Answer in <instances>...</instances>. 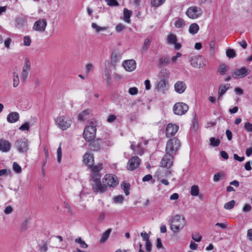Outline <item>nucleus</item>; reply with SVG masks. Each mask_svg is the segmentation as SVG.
<instances>
[{"instance_id": "nucleus-18", "label": "nucleus", "mask_w": 252, "mask_h": 252, "mask_svg": "<svg viewBox=\"0 0 252 252\" xmlns=\"http://www.w3.org/2000/svg\"><path fill=\"white\" fill-rule=\"evenodd\" d=\"M11 148V144L10 143L5 139H0V151L6 153L10 151Z\"/></svg>"}, {"instance_id": "nucleus-40", "label": "nucleus", "mask_w": 252, "mask_h": 252, "mask_svg": "<svg viewBox=\"0 0 252 252\" xmlns=\"http://www.w3.org/2000/svg\"><path fill=\"white\" fill-rule=\"evenodd\" d=\"M105 76L106 77V82L108 86L110 85L111 77L110 71L107 68H106L104 70Z\"/></svg>"}, {"instance_id": "nucleus-28", "label": "nucleus", "mask_w": 252, "mask_h": 252, "mask_svg": "<svg viewBox=\"0 0 252 252\" xmlns=\"http://www.w3.org/2000/svg\"><path fill=\"white\" fill-rule=\"evenodd\" d=\"M111 231L112 229L109 228L102 233V236L99 240L100 243L103 244L107 240L108 238H109L110 235Z\"/></svg>"}, {"instance_id": "nucleus-10", "label": "nucleus", "mask_w": 252, "mask_h": 252, "mask_svg": "<svg viewBox=\"0 0 252 252\" xmlns=\"http://www.w3.org/2000/svg\"><path fill=\"white\" fill-rule=\"evenodd\" d=\"M173 155L165 153L161 160L160 166L166 169H169L173 164Z\"/></svg>"}, {"instance_id": "nucleus-9", "label": "nucleus", "mask_w": 252, "mask_h": 252, "mask_svg": "<svg viewBox=\"0 0 252 252\" xmlns=\"http://www.w3.org/2000/svg\"><path fill=\"white\" fill-rule=\"evenodd\" d=\"M203 11L200 7L190 6L187 9L186 14L190 19H196L202 15Z\"/></svg>"}, {"instance_id": "nucleus-3", "label": "nucleus", "mask_w": 252, "mask_h": 252, "mask_svg": "<svg viewBox=\"0 0 252 252\" xmlns=\"http://www.w3.org/2000/svg\"><path fill=\"white\" fill-rule=\"evenodd\" d=\"M102 187L104 188V191L103 192L94 191L96 193H103L107 190V188H114L118 185L119 181L117 177L112 174H106L102 179Z\"/></svg>"}, {"instance_id": "nucleus-34", "label": "nucleus", "mask_w": 252, "mask_h": 252, "mask_svg": "<svg viewBox=\"0 0 252 252\" xmlns=\"http://www.w3.org/2000/svg\"><path fill=\"white\" fill-rule=\"evenodd\" d=\"M170 63L169 58L167 57L163 56L161 57L159 60V65H168Z\"/></svg>"}, {"instance_id": "nucleus-2", "label": "nucleus", "mask_w": 252, "mask_h": 252, "mask_svg": "<svg viewBox=\"0 0 252 252\" xmlns=\"http://www.w3.org/2000/svg\"><path fill=\"white\" fill-rule=\"evenodd\" d=\"M186 224L185 218L180 215H176L171 220L170 229L173 233H177Z\"/></svg>"}, {"instance_id": "nucleus-41", "label": "nucleus", "mask_w": 252, "mask_h": 252, "mask_svg": "<svg viewBox=\"0 0 252 252\" xmlns=\"http://www.w3.org/2000/svg\"><path fill=\"white\" fill-rule=\"evenodd\" d=\"M210 145L213 147H217L220 144V140L219 139L211 137L210 139Z\"/></svg>"}, {"instance_id": "nucleus-64", "label": "nucleus", "mask_w": 252, "mask_h": 252, "mask_svg": "<svg viewBox=\"0 0 252 252\" xmlns=\"http://www.w3.org/2000/svg\"><path fill=\"white\" fill-rule=\"evenodd\" d=\"M152 179V176L150 174L145 175L142 179V181L144 182L149 181Z\"/></svg>"}, {"instance_id": "nucleus-8", "label": "nucleus", "mask_w": 252, "mask_h": 252, "mask_svg": "<svg viewBox=\"0 0 252 252\" xmlns=\"http://www.w3.org/2000/svg\"><path fill=\"white\" fill-rule=\"evenodd\" d=\"M191 65L195 68H202L206 66V60L201 55L191 57L190 59Z\"/></svg>"}, {"instance_id": "nucleus-13", "label": "nucleus", "mask_w": 252, "mask_h": 252, "mask_svg": "<svg viewBox=\"0 0 252 252\" xmlns=\"http://www.w3.org/2000/svg\"><path fill=\"white\" fill-rule=\"evenodd\" d=\"M249 73V70L246 67H242L240 69H235L231 73L232 77L234 78H242L248 75Z\"/></svg>"}, {"instance_id": "nucleus-15", "label": "nucleus", "mask_w": 252, "mask_h": 252, "mask_svg": "<svg viewBox=\"0 0 252 252\" xmlns=\"http://www.w3.org/2000/svg\"><path fill=\"white\" fill-rule=\"evenodd\" d=\"M141 162L138 157H133L130 158L127 163V169L129 170H133L139 166Z\"/></svg>"}, {"instance_id": "nucleus-14", "label": "nucleus", "mask_w": 252, "mask_h": 252, "mask_svg": "<svg viewBox=\"0 0 252 252\" xmlns=\"http://www.w3.org/2000/svg\"><path fill=\"white\" fill-rule=\"evenodd\" d=\"M31 68V63L28 60L26 59L21 75V79L22 81L24 82L26 81Z\"/></svg>"}, {"instance_id": "nucleus-26", "label": "nucleus", "mask_w": 252, "mask_h": 252, "mask_svg": "<svg viewBox=\"0 0 252 252\" xmlns=\"http://www.w3.org/2000/svg\"><path fill=\"white\" fill-rule=\"evenodd\" d=\"M169 71L166 68H163L161 70L159 73L158 77L160 80H163L167 81L169 76Z\"/></svg>"}, {"instance_id": "nucleus-27", "label": "nucleus", "mask_w": 252, "mask_h": 252, "mask_svg": "<svg viewBox=\"0 0 252 252\" xmlns=\"http://www.w3.org/2000/svg\"><path fill=\"white\" fill-rule=\"evenodd\" d=\"M152 41V38L151 37H147L145 39V41L144 42L143 45L141 48V52L142 53H144L146 52L148 48H149L151 43Z\"/></svg>"}, {"instance_id": "nucleus-32", "label": "nucleus", "mask_w": 252, "mask_h": 252, "mask_svg": "<svg viewBox=\"0 0 252 252\" xmlns=\"http://www.w3.org/2000/svg\"><path fill=\"white\" fill-rule=\"evenodd\" d=\"M132 15V11L129 10L126 8H124V20L127 22H130V17Z\"/></svg>"}, {"instance_id": "nucleus-42", "label": "nucleus", "mask_w": 252, "mask_h": 252, "mask_svg": "<svg viewBox=\"0 0 252 252\" xmlns=\"http://www.w3.org/2000/svg\"><path fill=\"white\" fill-rule=\"evenodd\" d=\"M92 27L97 32H99L100 31H105L107 28L106 27H101L98 26L96 24L93 23L92 24Z\"/></svg>"}, {"instance_id": "nucleus-58", "label": "nucleus", "mask_w": 252, "mask_h": 252, "mask_svg": "<svg viewBox=\"0 0 252 252\" xmlns=\"http://www.w3.org/2000/svg\"><path fill=\"white\" fill-rule=\"evenodd\" d=\"M182 56V54L178 52L176 53L175 56H174L171 58V61L173 63H175L178 59V58L181 57Z\"/></svg>"}, {"instance_id": "nucleus-20", "label": "nucleus", "mask_w": 252, "mask_h": 252, "mask_svg": "<svg viewBox=\"0 0 252 252\" xmlns=\"http://www.w3.org/2000/svg\"><path fill=\"white\" fill-rule=\"evenodd\" d=\"M175 91L179 94H182L187 88L186 84L184 81H179L174 85Z\"/></svg>"}, {"instance_id": "nucleus-21", "label": "nucleus", "mask_w": 252, "mask_h": 252, "mask_svg": "<svg viewBox=\"0 0 252 252\" xmlns=\"http://www.w3.org/2000/svg\"><path fill=\"white\" fill-rule=\"evenodd\" d=\"M102 140L100 139L93 141L89 144L90 149L94 151H99L101 149Z\"/></svg>"}, {"instance_id": "nucleus-36", "label": "nucleus", "mask_w": 252, "mask_h": 252, "mask_svg": "<svg viewBox=\"0 0 252 252\" xmlns=\"http://www.w3.org/2000/svg\"><path fill=\"white\" fill-rule=\"evenodd\" d=\"M185 21L182 18H179L174 23V25L177 28H182L185 26Z\"/></svg>"}, {"instance_id": "nucleus-23", "label": "nucleus", "mask_w": 252, "mask_h": 252, "mask_svg": "<svg viewBox=\"0 0 252 252\" xmlns=\"http://www.w3.org/2000/svg\"><path fill=\"white\" fill-rule=\"evenodd\" d=\"M26 23L27 18L24 15L18 16L15 19L16 26L18 28H23Z\"/></svg>"}, {"instance_id": "nucleus-44", "label": "nucleus", "mask_w": 252, "mask_h": 252, "mask_svg": "<svg viewBox=\"0 0 252 252\" xmlns=\"http://www.w3.org/2000/svg\"><path fill=\"white\" fill-rule=\"evenodd\" d=\"M13 87H16L18 86L19 83V76L16 72H13Z\"/></svg>"}, {"instance_id": "nucleus-11", "label": "nucleus", "mask_w": 252, "mask_h": 252, "mask_svg": "<svg viewBox=\"0 0 252 252\" xmlns=\"http://www.w3.org/2000/svg\"><path fill=\"white\" fill-rule=\"evenodd\" d=\"M173 110L175 114L182 115L188 111L189 106L183 102H178L174 105Z\"/></svg>"}, {"instance_id": "nucleus-25", "label": "nucleus", "mask_w": 252, "mask_h": 252, "mask_svg": "<svg viewBox=\"0 0 252 252\" xmlns=\"http://www.w3.org/2000/svg\"><path fill=\"white\" fill-rule=\"evenodd\" d=\"M83 161L89 167L94 163V156L89 153H86L84 156Z\"/></svg>"}, {"instance_id": "nucleus-31", "label": "nucleus", "mask_w": 252, "mask_h": 252, "mask_svg": "<svg viewBox=\"0 0 252 252\" xmlns=\"http://www.w3.org/2000/svg\"><path fill=\"white\" fill-rule=\"evenodd\" d=\"M199 26L196 23L191 24L189 28V32L192 34H196L199 30Z\"/></svg>"}, {"instance_id": "nucleus-29", "label": "nucleus", "mask_w": 252, "mask_h": 252, "mask_svg": "<svg viewBox=\"0 0 252 252\" xmlns=\"http://www.w3.org/2000/svg\"><path fill=\"white\" fill-rule=\"evenodd\" d=\"M89 110L88 109L85 110L80 113L78 115V119L80 121H84L89 118Z\"/></svg>"}, {"instance_id": "nucleus-4", "label": "nucleus", "mask_w": 252, "mask_h": 252, "mask_svg": "<svg viewBox=\"0 0 252 252\" xmlns=\"http://www.w3.org/2000/svg\"><path fill=\"white\" fill-rule=\"evenodd\" d=\"M181 146L180 141L174 137L169 140L166 143L165 153L172 155H176L177 151Z\"/></svg>"}, {"instance_id": "nucleus-33", "label": "nucleus", "mask_w": 252, "mask_h": 252, "mask_svg": "<svg viewBox=\"0 0 252 252\" xmlns=\"http://www.w3.org/2000/svg\"><path fill=\"white\" fill-rule=\"evenodd\" d=\"M225 178V175L223 172L218 173L214 175L213 177V180L215 182H218L221 179H223Z\"/></svg>"}, {"instance_id": "nucleus-52", "label": "nucleus", "mask_w": 252, "mask_h": 252, "mask_svg": "<svg viewBox=\"0 0 252 252\" xmlns=\"http://www.w3.org/2000/svg\"><path fill=\"white\" fill-rule=\"evenodd\" d=\"M107 4L109 6H118L119 5L118 2L116 0H105Z\"/></svg>"}, {"instance_id": "nucleus-1", "label": "nucleus", "mask_w": 252, "mask_h": 252, "mask_svg": "<svg viewBox=\"0 0 252 252\" xmlns=\"http://www.w3.org/2000/svg\"><path fill=\"white\" fill-rule=\"evenodd\" d=\"M89 168L91 169L93 173V184H92V189L94 191L103 192L104 191V188L102 187V184L100 181L101 175L99 172L103 168L102 163H98L97 165H91Z\"/></svg>"}, {"instance_id": "nucleus-51", "label": "nucleus", "mask_w": 252, "mask_h": 252, "mask_svg": "<svg viewBox=\"0 0 252 252\" xmlns=\"http://www.w3.org/2000/svg\"><path fill=\"white\" fill-rule=\"evenodd\" d=\"M24 45L26 46H29L31 43V39L29 36H25L24 37Z\"/></svg>"}, {"instance_id": "nucleus-6", "label": "nucleus", "mask_w": 252, "mask_h": 252, "mask_svg": "<svg viewBox=\"0 0 252 252\" xmlns=\"http://www.w3.org/2000/svg\"><path fill=\"white\" fill-rule=\"evenodd\" d=\"M96 126L92 123L91 125L87 126L85 127L83 137L87 141H91L93 140L96 134Z\"/></svg>"}, {"instance_id": "nucleus-39", "label": "nucleus", "mask_w": 252, "mask_h": 252, "mask_svg": "<svg viewBox=\"0 0 252 252\" xmlns=\"http://www.w3.org/2000/svg\"><path fill=\"white\" fill-rule=\"evenodd\" d=\"M166 0H151V4L152 6L158 7L163 4Z\"/></svg>"}, {"instance_id": "nucleus-55", "label": "nucleus", "mask_w": 252, "mask_h": 252, "mask_svg": "<svg viewBox=\"0 0 252 252\" xmlns=\"http://www.w3.org/2000/svg\"><path fill=\"white\" fill-rule=\"evenodd\" d=\"M245 128L247 131L252 132V124L247 122L245 124Z\"/></svg>"}, {"instance_id": "nucleus-16", "label": "nucleus", "mask_w": 252, "mask_h": 252, "mask_svg": "<svg viewBox=\"0 0 252 252\" xmlns=\"http://www.w3.org/2000/svg\"><path fill=\"white\" fill-rule=\"evenodd\" d=\"M179 126L176 125L169 124L166 128V135L167 137H170L174 135L178 130Z\"/></svg>"}, {"instance_id": "nucleus-46", "label": "nucleus", "mask_w": 252, "mask_h": 252, "mask_svg": "<svg viewBox=\"0 0 252 252\" xmlns=\"http://www.w3.org/2000/svg\"><path fill=\"white\" fill-rule=\"evenodd\" d=\"M124 200V197L123 196V195H118L117 196H115L113 198V202L116 204L122 203Z\"/></svg>"}, {"instance_id": "nucleus-53", "label": "nucleus", "mask_w": 252, "mask_h": 252, "mask_svg": "<svg viewBox=\"0 0 252 252\" xmlns=\"http://www.w3.org/2000/svg\"><path fill=\"white\" fill-rule=\"evenodd\" d=\"M146 250L147 252H151L152 250V244L150 241H147L145 243Z\"/></svg>"}, {"instance_id": "nucleus-24", "label": "nucleus", "mask_w": 252, "mask_h": 252, "mask_svg": "<svg viewBox=\"0 0 252 252\" xmlns=\"http://www.w3.org/2000/svg\"><path fill=\"white\" fill-rule=\"evenodd\" d=\"M230 85L229 84H221L220 85L218 89V98L219 100L221 98V96L226 93V92L229 89Z\"/></svg>"}, {"instance_id": "nucleus-35", "label": "nucleus", "mask_w": 252, "mask_h": 252, "mask_svg": "<svg viewBox=\"0 0 252 252\" xmlns=\"http://www.w3.org/2000/svg\"><path fill=\"white\" fill-rule=\"evenodd\" d=\"M121 188L124 190V192L126 195L129 194V190L130 188V184L129 183L123 182V183L121 184Z\"/></svg>"}, {"instance_id": "nucleus-12", "label": "nucleus", "mask_w": 252, "mask_h": 252, "mask_svg": "<svg viewBox=\"0 0 252 252\" xmlns=\"http://www.w3.org/2000/svg\"><path fill=\"white\" fill-rule=\"evenodd\" d=\"M47 25V23L45 19H40L34 23L33 29L39 32H44Z\"/></svg>"}, {"instance_id": "nucleus-60", "label": "nucleus", "mask_w": 252, "mask_h": 252, "mask_svg": "<svg viewBox=\"0 0 252 252\" xmlns=\"http://www.w3.org/2000/svg\"><path fill=\"white\" fill-rule=\"evenodd\" d=\"M227 226V223H223L217 222L215 224L216 227H219L222 229H225V228H226Z\"/></svg>"}, {"instance_id": "nucleus-17", "label": "nucleus", "mask_w": 252, "mask_h": 252, "mask_svg": "<svg viewBox=\"0 0 252 252\" xmlns=\"http://www.w3.org/2000/svg\"><path fill=\"white\" fill-rule=\"evenodd\" d=\"M136 62L133 60L125 61L123 63V66L125 69L128 71H132L136 68Z\"/></svg>"}, {"instance_id": "nucleus-22", "label": "nucleus", "mask_w": 252, "mask_h": 252, "mask_svg": "<svg viewBox=\"0 0 252 252\" xmlns=\"http://www.w3.org/2000/svg\"><path fill=\"white\" fill-rule=\"evenodd\" d=\"M20 118L19 114L17 112H10L7 116L6 120L9 123H14L17 122Z\"/></svg>"}, {"instance_id": "nucleus-45", "label": "nucleus", "mask_w": 252, "mask_h": 252, "mask_svg": "<svg viewBox=\"0 0 252 252\" xmlns=\"http://www.w3.org/2000/svg\"><path fill=\"white\" fill-rule=\"evenodd\" d=\"M226 56L229 58H233L236 56V53L234 49H229L226 50Z\"/></svg>"}, {"instance_id": "nucleus-37", "label": "nucleus", "mask_w": 252, "mask_h": 252, "mask_svg": "<svg viewBox=\"0 0 252 252\" xmlns=\"http://www.w3.org/2000/svg\"><path fill=\"white\" fill-rule=\"evenodd\" d=\"M177 41L176 36L173 34L168 35L167 37V42L169 44H173Z\"/></svg>"}, {"instance_id": "nucleus-47", "label": "nucleus", "mask_w": 252, "mask_h": 252, "mask_svg": "<svg viewBox=\"0 0 252 252\" xmlns=\"http://www.w3.org/2000/svg\"><path fill=\"white\" fill-rule=\"evenodd\" d=\"M30 125L29 123L26 122L24 124L22 125L19 128V129L21 131H28L30 129Z\"/></svg>"}, {"instance_id": "nucleus-5", "label": "nucleus", "mask_w": 252, "mask_h": 252, "mask_svg": "<svg viewBox=\"0 0 252 252\" xmlns=\"http://www.w3.org/2000/svg\"><path fill=\"white\" fill-rule=\"evenodd\" d=\"M55 123L59 128L62 130H65L70 127L72 121L68 117L61 116L55 119Z\"/></svg>"}, {"instance_id": "nucleus-49", "label": "nucleus", "mask_w": 252, "mask_h": 252, "mask_svg": "<svg viewBox=\"0 0 252 252\" xmlns=\"http://www.w3.org/2000/svg\"><path fill=\"white\" fill-rule=\"evenodd\" d=\"M57 160L59 163L61 162L62 157V151L61 148V144L60 143L59 148L57 149Z\"/></svg>"}, {"instance_id": "nucleus-30", "label": "nucleus", "mask_w": 252, "mask_h": 252, "mask_svg": "<svg viewBox=\"0 0 252 252\" xmlns=\"http://www.w3.org/2000/svg\"><path fill=\"white\" fill-rule=\"evenodd\" d=\"M228 70L229 67L225 63H222L218 67V72H219L220 75H224Z\"/></svg>"}, {"instance_id": "nucleus-7", "label": "nucleus", "mask_w": 252, "mask_h": 252, "mask_svg": "<svg viewBox=\"0 0 252 252\" xmlns=\"http://www.w3.org/2000/svg\"><path fill=\"white\" fill-rule=\"evenodd\" d=\"M14 146L19 153L27 154L29 150L28 140L26 138L18 139L15 141Z\"/></svg>"}, {"instance_id": "nucleus-54", "label": "nucleus", "mask_w": 252, "mask_h": 252, "mask_svg": "<svg viewBox=\"0 0 252 252\" xmlns=\"http://www.w3.org/2000/svg\"><path fill=\"white\" fill-rule=\"evenodd\" d=\"M138 89L135 87H132L129 89L128 93L131 95H135L138 93Z\"/></svg>"}, {"instance_id": "nucleus-59", "label": "nucleus", "mask_w": 252, "mask_h": 252, "mask_svg": "<svg viewBox=\"0 0 252 252\" xmlns=\"http://www.w3.org/2000/svg\"><path fill=\"white\" fill-rule=\"evenodd\" d=\"M140 235L144 241H145L146 242L147 241H149V235L146 232H141Z\"/></svg>"}, {"instance_id": "nucleus-38", "label": "nucleus", "mask_w": 252, "mask_h": 252, "mask_svg": "<svg viewBox=\"0 0 252 252\" xmlns=\"http://www.w3.org/2000/svg\"><path fill=\"white\" fill-rule=\"evenodd\" d=\"M199 188L196 185H193L191 187L190 194L193 196H196L199 194Z\"/></svg>"}, {"instance_id": "nucleus-57", "label": "nucleus", "mask_w": 252, "mask_h": 252, "mask_svg": "<svg viewBox=\"0 0 252 252\" xmlns=\"http://www.w3.org/2000/svg\"><path fill=\"white\" fill-rule=\"evenodd\" d=\"M119 55L116 53H113L111 56V63H116L118 60Z\"/></svg>"}, {"instance_id": "nucleus-61", "label": "nucleus", "mask_w": 252, "mask_h": 252, "mask_svg": "<svg viewBox=\"0 0 252 252\" xmlns=\"http://www.w3.org/2000/svg\"><path fill=\"white\" fill-rule=\"evenodd\" d=\"M94 66L92 63H88L86 66V72L88 74L93 69Z\"/></svg>"}, {"instance_id": "nucleus-19", "label": "nucleus", "mask_w": 252, "mask_h": 252, "mask_svg": "<svg viewBox=\"0 0 252 252\" xmlns=\"http://www.w3.org/2000/svg\"><path fill=\"white\" fill-rule=\"evenodd\" d=\"M168 82L163 80H160L158 82L156 85V89L163 93L168 90Z\"/></svg>"}, {"instance_id": "nucleus-50", "label": "nucleus", "mask_w": 252, "mask_h": 252, "mask_svg": "<svg viewBox=\"0 0 252 252\" xmlns=\"http://www.w3.org/2000/svg\"><path fill=\"white\" fill-rule=\"evenodd\" d=\"M192 238L196 242H199L201 240L202 236L198 233L192 235Z\"/></svg>"}, {"instance_id": "nucleus-63", "label": "nucleus", "mask_w": 252, "mask_h": 252, "mask_svg": "<svg viewBox=\"0 0 252 252\" xmlns=\"http://www.w3.org/2000/svg\"><path fill=\"white\" fill-rule=\"evenodd\" d=\"M12 207L10 206H8L5 208L4 212L5 214H10L12 212Z\"/></svg>"}, {"instance_id": "nucleus-56", "label": "nucleus", "mask_w": 252, "mask_h": 252, "mask_svg": "<svg viewBox=\"0 0 252 252\" xmlns=\"http://www.w3.org/2000/svg\"><path fill=\"white\" fill-rule=\"evenodd\" d=\"M126 27L124 25L119 24L116 27V31L117 32H119L122 31Z\"/></svg>"}, {"instance_id": "nucleus-43", "label": "nucleus", "mask_w": 252, "mask_h": 252, "mask_svg": "<svg viewBox=\"0 0 252 252\" xmlns=\"http://www.w3.org/2000/svg\"><path fill=\"white\" fill-rule=\"evenodd\" d=\"M235 204V201L233 200L226 203L224 205V208L227 210H230L233 208Z\"/></svg>"}, {"instance_id": "nucleus-62", "label": "nucleus", "mask_w": 252, "mask_h": 252, "mask_svg": "<svg viewBox=\"0 0 252 252\" xmlns=\"http://www.w3.org/2000/svg\"><path fill=\"white\" fill-rule=\"evenodd\" d=\"M11 42V39L10 38H8L7 39H6L4 42V46L7 49H9L10 48V45Z\"/></svg>"}, {"instance_id": "nucleus-48", "label": "nucleus", "mask_w": 252, "mask_h": 252, "mask_svg": "<svg viewBox=\"0 0 252 252\" xmlns=\"http://www.w3.org/2000/svg\"><path fill=\"white\" fill-rule=\"evenodd\" d=\"M13 169L17 173H20L22 172L21 167L16 162L13 164Z\"/></svg>"}]
</instances>
